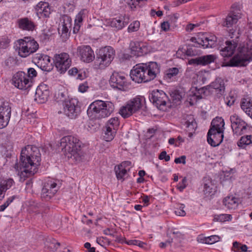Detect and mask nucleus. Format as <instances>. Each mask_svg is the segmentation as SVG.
<instances>
[{"label":"nucleus","mask_w":252,"mask_h":252,"mask_svg":"<svg viewBox=\"0 0 252 252\" xmlns=\"http://www.w3.org/2000/svg\"><path fill=\"white\" fill-rule=\"evenodd\" d=\"M40 160L41 154L37 147L28 145L22 149L19 163H15L14 168L21 178H27L36 173Z\"/></svg>","instance_id":"obj_1"},{"label":"nucleus","mask_w":252,"mask_h":252,"mask_svg":"<svg viewBox=\"0 0 252 252\" xmlns=\"http://www.w3.org/2000/svg\"><path fill=\"white\" fill-rule=\"evenodd\" d=\"M240 18L238 14L234 12H231L227 15L223 22V25L227 28L229 36L231 38H235V40L225 41V46H220L219 47L220 54L224 60H226L225 58L232 57L237 47L238 41L236 39L239 37V30L237 31L236 24Z\"/></svg>","instance_id":"obj_2"},{"label":"nucleus","mask_w":252,"mask_h":252,"mask_svg":"<svg viewBox=\"0 0 252 252\" xmlns=\"http://www.w3.org/2000/svg\"><path fill=\"white\" fill-rule=\"evenodd\" d=\"M160 71V66L156 62L137 64L130 71L131 79L138 83L150 82L156 78Z\"/></svg>","instance_id":"obj_3"},{"label":"nucleus","mask_w":252,"mask_h":252,"mask_svg":"<svg viewBox=\"0 0 252 252\" xmlns=\"http://www.w3.org/2000/svg\"><path fill=\"white\" fill-rule=\"evenodd\" d=\"M60 145L68 158L73 157L76 160H80L82 156V142L74 135H67L61 139Z\"/></svg>","instance_id":"obj_4"},{"label":"nucleus","mask_w":252,"mask_h":252,"mask_svg":"<svg viewBox=\"0 0 252 252\" xmlns=\"http://www.w3.org/2000/svg\"><path fill=\"white\" fill-rule=\"evenodd\" d=\"M114 109V105L111 101L97 100L90 105L87 114L93 118L101 119L109 116Z\"/></svg>","instance_id":"obj_5"},{"label":"nucleus","mask_w":252,"mask_h":252,"mask_svg":"<svg viewBox=\"0 0 252 252\" xmlns=\"http://www.w3.org/2000/svg\"><path fill=\"white\" fill-rule=\"evenodd\" d=\"M252 60V45L248 44L239 46L238 53L226 63L230 66H244Z\"/></svg>","instance_id":"obj_6"},{"label":"nucleus","mask_w":252,"mask_h":252,"mask_svg":"<svg viewBox=\"0 0 252 252\" xmlns=\"http://www.w3.org/2000/svg\"><path fill=\"white\" fill-rule=\"evenodd\" d=\"M38 48V43L31 36L25 37L17 41L16 50L22 58L28 57L35 53Z\"/></svg>","instance_id":"obj_7"},{"label":"nucleus","mask_w":252,"mask_h":252,"mask_svg":"<svg viewBox=\"0 0 252 252\" xmlns=\"http://www.w3.org/2000/svg\"><path fill=\"white\" fill-rule=\"evenodd\" d=\"M115 56V51L111 46H106L99 49L96 53L95 65L103 69L109 65Z\"/></svg>","instance_id":"obj_8"},{"label":"nucleus","mask_w":252,"mask_h":252,"mask_svg":"<svg viewBox=\"0 0 252 252\" xmlns=\"http://www.w3.org/2000/svg\"><path fill=\"white\" fill-rule=\"evenodd\" d=\"M63 112L70 119L76 118L81 112L79 101L76 98H71L68 100L62 99Z\"/></svg>","instance_id":"obj_9"},{"label":"nucleus","mask_w":252,"mask_h":252,"mask_svg":"<svg viewBox=\"0 0 252 252\" xmlns=\"http://www.w3.org/2000/svg\"><path fill=\"white\" fill-rule=\"evenodd\" d=\"M53 63L58 71L64 73L69 68L71 64V59L66 53L56 54L53 59Z\"/></svg>","instance_id":"obj_10"},{"label":"nucleus","mask_w":252,"mask_h":252,"mask_svg":"<svg viewBox=\"0 0 252 252\" xmlns=\"http://www.w3.org/2000/svg\"><path fill=\"white\" fill-rule=\"evenodd\" d=\"M150 101L159 110L165 111L166 109V104L168 97L166 94L162 90H154L149 95Z\"/></svg>","instance_id":"obj_11"},{"label":"nucleus","mask_w":252,"mask_h":252,"mask_svg":"<svg viewBox=\"0 0 252 252\" xmlns=\"http://www.w3.org/2000/svg\"><path fill=\"white\" fill-rule=\"evenodd\" d=\"M12 84L20 90H27L32 86L27 74L22 71L15 73L12 78Z\"/></svg>","instance_id":"obj_12"},{"label":"nucleus","mask_w":252,"mask_h":252,"mask_svg":"<svg viewBox=\"0 0 252 252\" xmlns=\"http://www.w3.org/2000/svg\"><path fill=\"white\" fill-rule=\"evenodd\" d=\"M59 189L57 183L52 180L46 182L42 189L41 197L43 200H50Z\"/></svg>","instance_id":"obj_13"},{"label":"nucleus","mask_w":252,"mask_h":252,"mask_svg":"<svg viewBox=\"0 0 252 252\" xmlns=\"http://www.w3.org/2000/svg\"><path fill=\"white\" fill-rule=\"evenodd\" d=\"M230 121L232 129L235 134L240 135L246 131L248 124L237 115L234 114L231 115Z\"/></svg>","instance_id":"obj_14"},{"label":"nucleus","mask_w":252,"mask_h":252,"mask_svg":"<svg viewBox=\"0 0 252 252\" xmlns=\"http://www.w3.org/2000/svg\"><path fill=\"white\" fill-rule=\"evenodd\" d=\"M11 114V107L8 102L0 104V128L5 127L9 122Z\"/></svg>","instance_id":"obj_15"},{"label":"nucleus","mask_w":252,"mask_h":252,"mask_svg":"<svg viewBox=\"0 0 252 252\" xmlns=\"http://www.w3.org/2000/svg\"><path fill=\"white\" fill-rule=\"evenodd\" d=\"M131 162L129 161H125L114 167V171L118 180L122 182L129 177L128 172L130 170L129 166Z\"/></svg>","instance_id":"obj_16"},{"label":"nucleus","mask_w":252,"mask_h":252,"mask_svg":"<svg viewBox=\"0 0 252 252\" xmlns=\"http://www.w3.org/2000/svg\"><path fill=\"white\" fill-rule=\"evenodd\" d=\"M109 84L114 89L119 90H124L127 86L126 79L125 75L122 73L114 72L111 75Z\"/></svg>","instance_id":"obj_17"},{"label":"nucleus","mask_w":252,"mask_h":252,"mask_svg":"<svg viewBox=\"0 0 252 252\" xmlns=\"http://www.w3.org/2000/svg\"><path fill=\"white\" fill-rule=\"evenodd\" d=\"M77 55L86 63H90L94 59V51L89 45H81L77 47Z\"/></svg>","instance_id":"obj_18"},{"label":"nucleus","mask_w":252,"mask_h":252,"mask_svg":"<svg viewBox=\"0 0 252 252\" xmlns=\"http://www.w3.org/2000/svg\"><path fill=\"white\" fill-rule=\"evenodd\" d=\"M207 142L213 147L220 145L223 139V132L215 131L214 129L210 128L207 133Z\"/></svg>","instance_id":"obj_19"},{"label":"nucleus","mask_w":252,"mask_h":252,"mask_svg":"<svg viewBox=\"0 0 252 252\" xmlns=\"http://www.w3.org/2000/svg\"><path fill=\"white\" fill-rule=\"evenodd\" d=\"M131 54L135 56H141L148 52V46L142 42L132 41L130 43Z\"/></svg>","instance_id":"obj_20"},{"label":"nucleus","mask_w":252,"mask_h":252,"mask_svg":"<svg viewBox=\"0 0 252 252\" xmlns=\"http://www.w3.org/2000/svg\"><path fill=\"white\" fill-rule=\"evenodd\" d=\"M37 66L44 71H49L50 69L49 64H52L49 56L43 54H36L34 58Z\"/></svg>","instance_id":"obj_21"},{"label":"nucleus","mask_w":252,"mask_h":252,"mask_svg":"<svg viewBox=\"0 0 252 252\" xmlns=\"http://www.w3.org/2000/svg\"><path fill=\"white\" fill-rule=\"evenodd\" d=\"M217 57L215 55H207L191 59L188 61L189 64H196L205 65L215 62Z\"/></svg>","instance_id":"obj_22"},{"label":"nucleus","mask_w":252,"mask_h":252,"mask_svg":"<svg viewBox=\"0 0 252 252\" xmlns=\"http://www.w3.org/2000/svg\"><path fill=\"white\" fill-rule=\"evenodd\" d=\"M207 88L209 91H213L215 90L218 97L222 95L225 91V86L223 80L221 78H217L214 81L212 82Z\"/></svg>","instance_id":"obj_23"},{"label":"nucleus","mask_w":252,"mask_h":252,"mask_svg":"<svg viewBox=\"0 0 252 252\" xmlns=\"http://www.w3.org/2000/svg\"><path fill=\"white\" fill-rule=\"evenodd\" d=\"M17 24L18 27L23 31H33L35 28L34 23L28 17L18 19Z\"/></svg>","instance_id":"obj_24"},{"label":"nucleus","mask_w":252,"mask_h":252,"mask_svg":"<svg viewBox=\"0 0 252 252\" xmlns=\"http://www.w3.org/2000/svg\"><path fill=\"white\" fill-rule=\"evenodd\" d=\"M127 103L135 113L138 111L145 104V98L144 96L137 95L134 98L128 100Z\"/></svg>","instance_id":"obj_25"},{"label":"nucleus","mask_w":252,"mask_h":252,"mask_svg":"<svg viewBox=\"0 0 252 252\" xmlns=\"http://www.w3.org/2000/svg\"><path fill=\"white\" fill-rule=\"evenodd\" d=\"M36 9L37 13L41 14L40 17L49 18L51 13L48 3L45 2H39L36 5Z\"/></svg>","instance_id":"obj_26"},{"label":"nucleus","mask_w":252,"mask_h":252,"mask_svg":"<svg viewBox=\"0 0 252 252\" xmlns=\"http://www.w3.org/2000/svg\"><path fill=\"white\" fill-rule=\"evenodd\" d=\"M242 109L252 119V101L250 98H243L240 102Z\"/></svg>","instance_id":"obj_27"},{"label":"nucleus","mask_w":252,"mask_h":252,"mask_svg":"<svg viewBox=\"0 0 252 252\" xmlns=\"http://www.w3.org/2000/svg\"><path fill=\"white\" fill-rule=\"evenodd\" d=\"M217 38L214 35H210L208 36L204 37V38H201L200 41L202 43H198V44H201V46L204 48H212L216 45Z\"/></svg>","instance_id":"obj_28"},{"label":"nucleus","mask_w":252,"mask_h":252,"mask_svg":"<svg viewBox=\"0 0 252 252\" xmlns=\"http://www.w3.org/2000/svg\"><path fill=\"white\" fill-rule=\"evenodd\" d=\"M63 20L61 36L66 39L69 36L68 32L69 28L71 27V19L68 16H64L63 17Z\"/></svg>","instance_id":"obj_29"},{"label":"nucleus","mask_w":252,"mask_h":252,"mask_svg":"<svg viewBox=\"0 0 252 252\" xmlns=\"http://www.w3.org/2000/svg\"><path fill=\"white\" fill-rule=\"evenodd\" d=\"M224 121L221 117H217L214 119L211 124L210 128H212L215 131H224Z\"/></svg>","instance_id":"obj_30"},{"label":"nucleus","mask_w":252,"mask_h":252,"mask_svg":"<svg viewBox=\"0 0 252 252\" xmlns=\"http://www.w3.org/2000/svg\"><path fill=\"white\" fill-rule=\"evenodd\" d=\"M223 204L229 209L236 208L238 205V199L233 196H228L223 200Z\"/></svg>","instance_id":"obj_31"},{"label":"nucleus","mask_w":252,"mask_h":252,"mask_svg":"<svg viewBox=\"0 0 252 252\" xmlns=\"http://www.w3.org/2000/svg\"><path fill=\"white\" fill-rule=\"evenodd\" d=\"M179 72V69L177 67L169 68L164 72L163 79L169 82L176 78Z\"/></svg>","instance_id":"obj_32"},{"label":"nucleus","mask_w":252,"mask_h":252,"mask_svg":"<svg viewBox=\"0 0 252 252\" xmlns=\"http://www.w3.org/2000/svg\"><path fill=\"white\" fill-rule=\"evenodd\" d=\"M19 63L20 62L17 58L9 57L4 61L3 65L6 69L13 70Z\"/></svg>","instance_id":"obj_33"},{"label":"nucleus","mask_w":252,"mask_h":252,"mask_svg":"<svg viewBox=\"0 0 252 252\" xmlns=\"http://www.w3.org/2000/svg\"><path fill=\"white\" fill-rule=\"evenodd\" d=\"M47 92H43L41 89L38 87L36 90L34 100L39 103H43L47 99Z\"/></svg>","instance_id":"obj_34"},{"label":"nucleus","mask_w":252,"mask_h":252,"mask_svg":"<svg viewBox=\"0 0 252 252\" xmlns=\"http://www.w3.org/2000/svg\"><path fill=\"white\" fill-rule=\"evenodd\" d=\"M185 95V92L182 90H174L171 91L170 96L172 99L173 103H178L180 102Z\"/></svg>","instance_id":"obj_35"},{"label":"nucleus","mask_w":252,"mask_h":252,"mask_svg":"<svg viewBox=\"0 0 252 252\" xmlns=\"http://www.w3.org/2000/svg\"><path fill=\"white\" fill-rule=\"evenodd\" d=\"M119 113L124 118H127L135 113L126 102L125 106H122L120 108Z\"/></svg>","instance_id":"obj_36"},{"label":"nucleus","mask_w":252,"mask_h":252,"mask_svg":"<svg viewBox=\"0 0 252 252\" xmlns=\"http://www.w3.org/2000/svg\"><path fill=\"white\" fill-rule=\"evenodd\" d=\"M14 182L12 179H8L0 182V195L11 188Z\"/></svg>","instance_id":"obj_37"},{"label":"nucleus","mask_w":252,"mask_h":252,"mask_svg":"<svg viewBox=\"0 0 252 252\" xmlns=\"http://www.w3.org/2000/svg\"><path fill=\"white\" fill-rule=\"evenodd\" d=\"M103 139L106 141H112L114 137L115 136L116 133L117 132L116 131H115L114 130L111 129V128L109 127L106 128L105 127H104L103 129Z\"/></svg>","instance_id":"obj_38"},{"label":"nucleus","mask_w":252,"mask_h":252,"mask_svg":"<svg viewBox=\"0 0 252 252\" xmlns=\"http://www.w3.org/2000/svg\"><path fill=\"white\" fill-rule=\"evenodd\" d=\"M120 125V121L117 117L111 118L106 124L105 127L107 128L109 127L111 129L116 131L118 130Z\"/></svg>","instance_id":"obj_39"},{"label":"nucleus","mask_w":252,"mask_h":252,"mask_svg":"<svg viewBox=\"0 0 252 252\" xmlns=\"http://www.w3.org/2000/svg\"><path fill=\"white\" fill-rule=\"evenodd\" d=\"M147 0H129L127 4L132 11L136 10L137 7H141L145 4Z\"/></svg>","instance_id":"obj_40"},{"label":"nucleus","mask_w":252,"mask_h":252,"mask_svg":"<svg viewBox=\"0 0 252 252\" xmlns=\"http://www.w3.org/2000/svg\"><path fill=\"white\" fill-rule=\"evenodd\" d=\"M252 143V136L246 135L242 136L237 143L238 146L242 148H245L247 145Z\"/></svg>","instance_id":"obj_41"},{"label":"nucleus","mask_w":252,"mask_h":252,"mask_svg":"<svg viewBox=\"0 0 252 252\" xmlns=\"http://www.w3.org/2000/svg\"><path fill=\"white\" fill-rule=\"evenodd\" d=\"M110 25L117 31L120 30L125 27L124 24L119 17L112 19L110 21Z\"/></svg>","instance_id":"obj_42"},{"label":"nucleus","mask_w":252,"mask_h":252,"mask_svg":"<svg viewBox=\"0 0 252 252\" xmlns=\"http://www.w3.org/2000/svg\"><path fill=\"white\" fill-rule=\"evenodd\" d=\"M194 91H191L189 95L191 96L193 98H190V101L197 100V99H199L202 98V96H201V94L202 93H204V88H201L200 89L197 90V88H195Z\"/></svg>","instance_id":"obj_43"},{"label":"nucleus","mask_w":252,"mask_h":252,"mask_svg":"<svg viewBox=\"0 0 252 252\" xmlns=\"http://www.w3.org/2000/svg\"><path fill=\"white\" fill-rule=\"evenodd\" d=\"M248 247L244 244L235 241L233 243V247L232 250L235 252H247Z\"/></svg>","instance_id":"obj_44"},{"label":"nucleus","mask_w":252,"mask_h":252,"mask_svg":"<svg viewBox=\"0 0 252 252\" xmlns=\"http://www.w3.org/2000/svg\"><path fill=\"white\" fill-rule=\"evenodd\" d=\"M187 130L189 131H193L197 128V124L193 118L191 117L185 123Z\"/></svg>","instance_id":"obj_45"},{"label":"nucleus","mask_w":252,"mask_h":252,"mask_svg":"<svg viewBox=\"0 0 252 252\" xmlns=\"http://www.w3.org/2000/svg\"><path fill=\"white\" fill-rule=\"evenodd\" d=\"M231 219V216L227 214H220V215H214V221L224 222L230 220Z\"/></svg>","instance_id":"obj_46"},{"label":"nucleus","mask_w":252,"mask_h":252,"mask_svg":"<svg viewBox=\"0 0 252 252\" xmlns=\"http://www.w3.org/2000/svg\"><path fill=\"white\" fill-rule=\"evenodd\" d=\"M140 25V22L137 20L132 22L128 27L127 32H132L138 31L139 29Z\"/></svg>","instance_id":"obj_47"},{"label":"nucleus","mask_w":252,"mask_h":252,"mask_svg":"<svg viewBox=\"0 0 252 252\" xmlns=\"http://www.w3.org/2000/svg\"><path fill=\"white\" fill-rule=\"evenodd\" d=\"M10 39L7 36H2L0 38V48L5 49L9 44Z\"/></svg>","instance_id":"obj_48"},{"label":"nucleus","mask_w":252,"mask_h":252,"mask_svg":"<svg viewBox=\"0 0 252 252\" xmlns=\"http://www.w3.org/2000/svg\"><path fill=\"white\" fill-rule=\"evenodd\" d=\"M195 47H199L198 45H189L186 51V54L188 56H195L197 54V51L194 49Z\"/></svg>","instance_id":"obj_49"},{"label":"nucleus","mask_w":252,"mask_h":252,"mask_svg":"<svg viewBox=\"0 0 252 252\" xmlns=\"http://www.w3.org/2000/svg\"><path fill=\"white\" fill-rule=\"evenodd\" d=\"M220 237L218 235H212L205 238V241L206 244H213L219 241Z\"/></svg>","instance_id":"obj_50"},{"label":"nucleus","mask_w":252,"mask_h":252,"mask_svg":"<svg viewBox=\"0 0 252 252\" xmlns=\"http://www.w3.org/2000/svg\"><path fill=\"white\" fill-rule=\"evenodd\" d=\"M210 185L208 184L205 183L204 185V189L203 191L205 194L206 195H212L213 194L214 191L212 187V185L210 183Z\"/></svg>","instance_id":"obj_51"},{"label":"nucleus","mask_w":252,"mask_h":252,"mask_svg":"<svg viewBox=\"0 0 252 252\" xmlns=\"http://www.w3.org/2000/svg\"><path fill=\"white\" fill-rule=\"evenodd\" d=\"M185 208V205L183 204H180L179 208H177L175 210V213L176 215L179 216H185L186 214V212L184 211V209Z\"/></svg>","instance_id":"obj_52"},{"label":"nucleus","mask_w":252,"mask_h":252,"mask_svg":"<svg viewBox=\"0 0 252 252\" xmlns=\"http://www.w3.org/2000/svg\"><path fill=\"white\" fill-rule=\"evenodd\" d=\"M89 85L87 81L81 83L79 85L78 87V91L81 93H85L87 92L89 89Z\"/></svg>","instance_id":"obj_53"},{"label":"nucleus","mask_w":252,"mask_h":252,"mask_svg":"<svg viewBox=\"0 0 252 252\" xmlns=\"http://www.w3.org/2000/svg\"><path fill=\"white\" fill-rule=\"evenodd\" d=\"M37 72L33 68H30L28 70L27 77L29 79H32L37 76Z\"/></svg>","instance_id":"obj_54"},{"label":"nucleus","mask_w":252,"mask_h":252,"mask_svg":"<svg viewBox=\"0 0 252 252\" xmlns=\"http://www.w3.org/2000/svg\"><path fill=\"white\" fill-rule=\"evenodd\" d=\"M187 179L186 177H184L181 183H179L177 186L178 189L180 191H182L187 187Z\"/></svg>","instance_id":"obj_55"},{"label":"nucleus","mask_w":252,"mask_h":252,"mask_svg":"<svg viewBox=\"0 0 252 252\" xmlns=\"http://www.w3.org/2000/svg\"><path fill=\"white\" fill-rule=\"evenodd\" d=\"M84 15V10L80 11L78 13V14L76 15L74 22L76 23H78L80 24H81V23L83 21V18Z\"/></svg>","instance_id":"obj_56"},{"label":"nucleus","mask_w":252,"mask_h":252,"mask_svg":"<svg viewBox=\"0 0 252 252\" xmlns=\"http://www.w3.org/2000/svg\"><path fill=\"white\" fill-rule=\"evenodd\" d=\"M158 158L160 160L164 159L165 161H168L170 159V157L169 155H167L166 151H163L159 154Z\"/></svg>","instance_id":"obj_57"},{"label":"nucleus","mask_w":252,"mask_h":252,"mask_svg":"<svg viewBox=\"0 0 252 252\" xmlns=\"http://www.w3.org/2000/svg\"><path fill=\"white\" fill-rule=\"evenodd\" d=\"M224 100L227 106H231L234 103L235 99L233 96H229L228 97H226Z\"/></svg>","instance_id":"obj_58"},{"label":"nucleus","mask_w":252,"mask_h":252,"mask_svg":"<svg viewBox=\"0 0 252 252\" xmlns=\"http://www.w3.org/2000/svg\"><path fill=\"white\" fill-rule=\"evenodd\" d=\"M77 79L82 80L87 78V74L85 71H83L81 69L79 70V72L77 74Z\"/></svg>","instance_id":"obj_59"},{"label":"nucleus","mask_w":252,"mask_h":252,"mask_svg":"<svg viewBox=\"0 0 252 252\" xmlns=\"http://www.w3.org/2000/svg\"><path fill=\"white\" fill-rule=\"evenodd\" d=\"M161 29L164 32H167L170 29V24L168 21H164L161 24Z\"/></svg>","instance_id":"obj_60"},{"label":"nucleus","mask_w":252,"mask_h":252,"mask_svg":"<svg viewBox=\"0 0 252 252\" xmlns=\"http://www.w3.org/2000/svg\"><path fill=\"white\" fill-rule=\"evenodd\" d=\"M186 157L185 156H182L180 157L176 158L174 162L176 164L183 163L185 164L186 163Z\"/></svg>","instance_id":"obj_61"},{"label":"nucleus","mask_w":252,"mask_h":252,"mask_svg":"<svg viewBox=\"0 0 252 252\" xmlns=\"http://www.w3.org/2000/svg\"><path fill=\"white\" fill-rule=\"evenodd\" d=\"M79 70L76 67H73L68 70V74L71 76H75L79 72Z\"/></svg>","instance_id":"obj_62"},{"label":"nucleus","mask_w":252,"mask_h":252,"mask_svg":"<svg viewBox=\"0 0 252 252\" xmlns=\"http://www.w3.org/2000/svg\"><path fill=\"white\" fill-rule=\"evenodd\" d=\"M84 247L88 249V252H95V248L94 247H91V245L89 242L85 243Z\"/></svg>","instance_id":"obj_63"},{"label":"nucleus","mask_w":252,"mask_h":252,"mask_svg":"<svg viewBox=\"0 0 252 252\" xmlns=\"http://www.w3.org/2000/svg\"><path fill=\"white\" fill-rule=\"evenodd\" d=\"M150 196L147 195H144L142 197V201L144 203L146 206H148L150 204Z\"/></svg>","instance_id":"obj_64"}]
</instances>
